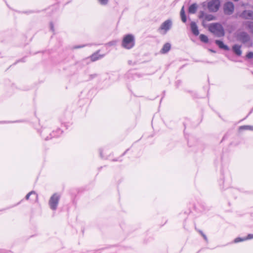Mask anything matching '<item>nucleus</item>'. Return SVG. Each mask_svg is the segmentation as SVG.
Here are the masks:
<instances>
[{
  "instance_id": "12",
  "label": "nucleus",
  "mask_w": 253,
  "mask_h": 253,
  "mask_svg": "<svg viewBox=\"0 0 253 253\" xmlns=\"http://www.w3.org/2000/svg\"><path fill=\"white\" fill-rule=\"evenodd\" d=\"M190 28L192 33L195 36H198L199 34L198 26L195 22L193 21L191 22Z\"/></svg>"
},
{
  "instance_id": "24",
  "label": "nucleus",
  "mask_w": 253,
  "mask_h": 253,
  "mask_svg": "<svg viewBox=\"0 0 253 253\" xmlns=\"http://www.w3.org/2000/svg\"><path fill=\"white\" fill-rule=\"evenodd\" d=\"M49 27H50V30L52 32H54V25H53V23L52 22H50Z\"/></svg>"
},
{
  "instance_id": "1",
  "label": "nucleus",
  "mask_w": 253,
  "mask_h": 253,
  "mask_svg": "<svg viewBox=\"0 0 253 253\" xmlns=\"http://www.w3.org/2000/svg\"><path fill=\"white\" fill-rule=\"evenodd\" d=\"M49 130L46 128H43L42 130L39 131V133L45 140H48L53 137H58L60 136L63 131L60 128H57L53 130L52 133H49V135L46 134L49 132Z\"/></svg>"
},
{
  "instance_id": "4",
  "label": "nucleus",
  "mask_w": 253,
  "mask_h": 253,
  "mask_svg": "<svg viewBox=\"0 0 253 253\" xmlns=\"http://www.w3.org/2000/svg\"><path fill=\"white\" fill-rule=\"evenodd\" d=\"M60 195L58 193L53 194L49 199L48 205L51 210L55 211L58 207Z\"/></svg>"
},
{
  "instance_id": "14",
  "label": "nucleus",
  "mask_w": 253,
  "mask_h": 253,
  "mask_svg": "<svg viewBox=\"0 0 253 253\" xmlns=\"http://www.w3.org/2000/svg\"><path fill=\"white\" fill-rule=\"evenodd\" d=\"M198 5L197 3H194L192 4L188 8V12L191 14H194L196 13Z\"/></svg>"
},
{
  "instance_id": "31",
  "label": "nucleus",
  "mask_w": 253,
  "mask_h": 253,
  "mask_svg": "<svg viewBox=\"0 0 253 253\" xmlns=\"http://www.w3.org/2000/svg\"><path fill=\"white\" fill-rule=\"evenodd\" d=\"M100 154L101 157H102L101 151H100Z\"/></svg>"
},
{
  "instance_id": "22",
  "label": "nucleus",
  "mask_w": 253,
  "mask_h": 253,
  "mask_svg": "<svg viewBox=\"0 0 253 253\" xmlns=\"http://www.w3.org/2000/svg\"><path fill=\"white\" fill-rule=\"evenodd\" d=\"M246 240V239L245 238H237L234 240L235 243H238L239 242L244 241Z\"/></svg>"
},
{
  "instance_id": "9",
  "label": "nucleus",
  "mask_w": 253,
  "mask_h": 253,
  "mask_svg": "<svg viewBox=\"0 0 253 253\" xmlns=\"http://www.w3.org/2000/svg\"><path fill=\"white\" fill-rule=\"evenodd\" d=\"M172 25V22L170 20H167L163 22L161 26L160 27L159 30H164L165 33H166L168 30H169Z\"/></svg>"
},
{
  "instance_id": "20",
  "label": "nucleus",
  "mask_w": 253,
  "mask_h": 253,
  "mask_svg": "<svg viewBox=\"0 0 253 253\" xmlns=\"http://www.w3.org/2000/svg\"><path fill=\"white\" fill-rule=\"evenodd\" d=\"M32 195L35 196L36 199L38 198V194L34 191H32L26 195V196H25V199L26 200H29L30 196Z\"/></svg>"
},
{
  "instance_id": "30",
  "label": "nucleus",
  "mask_w": 253,
  "mask_h": 253,
  "mask_svg": "<svg viewBox=\"0 0 253 253\" xmlns=\"http://www.w3.org/2000/svg\"><path fill=\"white\" fill-rule=\"evenodd\" d=\"M199 232L200 233L202 236H203V234H204L202 231H199Z\"/></svg>"
},
{
  "instance_id": "27",
  "label": "nucleus",
  "mask_w": 253,
  "mask_h": 253,
  "mask_svg": "<svg viewBox=\"0 0 253 253\" xmlns=\"http://www.w3.org/2000/svg\"><path fill=\"white\" fill-rule=\"evenodd\" d=\"M204 239L207 241L208 240V239H207V237H206V236L205 235V234H203V236H202Z\"/></svg>"
},
{
  "instance_id": "18",
  "label": "nucleus",
  "mask_w": 253,
  "mask_h": 253,
  "mask_svg": "<svg viewBox=\"0 0 253 253\" xmlns=\"http://www.w3.org/2000/svg\"><path fill=\"white\" fill-rule=\"evenodd\" d=\"M184 6H183L181 9L180 16H181V20H182V22H183L184 23H185L186 21V16L185 14V11H184Z\"/></svg>"
},
{
  "instance_id": "2",
  "label": "nucleus",
  "mask_w": 253,
  "mask_h": 253,
  "mask_svg": "<svg viewBox=\"0 0 253 253\" xmlns=\"http://www.w3.org/2000/svg\"><path fill=\"white\" fill-rule=\"evenodd\" d=\"M209 30L217 37H223L225 35L223 27L220 24L218 23L210 24L209 27Z\"/></svg>"
},
{
  "instance_id": "3",
  "label": "nucleus",
  "mask_w": 253,
  "mask_h": 253,
  "mask_svg": "<svg viewBox=\"0 0 253 253\" xmlns=\"http://www.w3.org/2000/svg\"><path fill=\"white\" fill-rule=\"evenodd\" d=\"M135 44L134 37L132 35H126L123 40L122 45L126 49H129L132 48Z\"/></svg>"
},
{
  "instance_id": "34",
  "label": "nucleus",
  "mask_w": 253,
  "mask_h": 253,
  "mask_svg": "<svg viewBox=\"0 0 253 253\" xmlns=\"http://www.w3.org/2000/svg\"><path fill=\"white\" fill-rule=\"evenodd\" d=\"M4 122H0V124H2V123H3Z\"/></svg>"
},
{
  "instance_id": "32",
  "label": "nucleus",
  "mask_w": 253,
  "mask_h": 253,
  "mask_svg": "<svg viewBox=\"0 0 253 253\" xmlns=\"http://www.w3.org/2000/svg\"><path fill=\"white\" fill-rule=\"evenodd\" d=\"M205 3H206V2H203V6H205Z\"/></svg>"
},
{
  "instance_id": "17",
  "label": "nucleus",
  "mask_w": 253,
  "mask_h": 253,
  "mask_svg": "<svg viewBox=\"0 0 253 253\" xmlns=\"http://www.w3.org/2000/svg\"><path fill=\"white\" fill-rule=\"evenodd\" d=\"M245 24L247 26V28L250 30L251 33L253 34V22L251 21H246Z\"/></svg>"
},
{
  "instance_id": "8",
  "label": "nucleus",
  "mask_w": 253,
  "mask_h": 253,
  "mask_svg": "<svg viewBox=\"0 0 253 253\" xmlns=\"http://www.w3.org/2000/svg\"><path fill=\"white\" fill-rule=\"evenodd\" d=\"M234 5L233 2L228 1L225 2L223 5V11L225 15H230L234 12Z\"/></svg>"
},
{
  "instance_id": "35",
  "label": "nucleus",
  "mask_w": 253,
  "mask_h": 253,
  "mask_svg": "<svg viewBox=\"0 0 253 253\" xmlns=\"http://www.w3.org/2000/svg\"><path fill=\"white\" fill-rule=\"evenodd\" d=\"M211 52H214V51L212 50H210Z\"/></svg>"
},
{
  "instance_id": "26",
  "label": "nucleus",
  "mask_w": 253,
  "mask_h": 253,
  "mask_svg": "<svg viewBox=\"0 0 253 253\" xmlns=\"http://www.w3.org/2000/svg\"><path fill=\"white\" fill-rule=\"evenodd\" d=\"M245 238L246 239V240L253 239V234H250L248 235V236L247 237H245Z\"/></svg>"
},
{
  "instance_id": "11",
  "label": "nucleus",
  "mask_w": 253,
  "mask_h": 253,
  "mask_svg": "<svg viewBox=\"0 0 253 253\" xmlns=\"http://www.w3.org/2000/svg\"><path fill=\"white\" fill-rule=\"evenodd\" d=\"M100 50H97L96 52L92 54L90 57V59L92 62H94L99 59H101L103 57H104V55L99 54V52Z\"/></svg>"
},
{
  "instance_id": "10",
  "label": "nucleus",
  "mask_w": 253,
  "mask_h": 253,
  "mask_svg": "<svg viewBox=\"0 0 253 253\" xmlns=\"http://www.w3.org/2000/svg\"><path fill=\"white\" fill-rule=\"evenodd\" d=\"M240 16L244 19H250L253 20V11L250 10H244Z\"/></svg>"
},
{
  "instance_id": "16",
  "label": "nucleus",
  "mask_w": 253,
  "mask_h": 253,
  "mask_svg": "<svg viewBox=\"0 0 253 253\" xmlns=\"http://www.w3.org/2000/svg\"><path fill=\"white\" fill-rule=\"evenodd\" d=\"M171 45L169 43H165L161 50L162 53H167L170 49Z\"/></svg>"
},
{
  "instance_id": "21",
  "label": "nucleus",
  "mask_w": 253,
  "mask_h": 253,
  "mask_svg": "<svg viewBox=\"0 0 253 253\" xmlns=\"http://www.w3.org/2000/svg\"><path fill=\"white\" fill-rule=\"evenodd\" d=\"M200 40L205 42V43H207L209 41V39H208V38L207 36L205 35H203V34H201L200 36Z\"/></svg>"
},
{
  "instance_id": "28",
  "label": "nucleus",
  "mask_w": 253,
  "mask_h": 253,
  "mask_svg": "<svg viewBox=\"0 0 253 253\" xmlns=\"http://www.w3.org/2000/svg\"><path fill=\"white\" fill-rule=\"evenodd\" d=\"M84 46V45H82V46H76L75 48H78L83 47Z\"/></svg>"
},
{
  "instance_id": "6",
  "label": "nucleus",
  "mask_w": 253,
  "mask_h": 253,
  "mask_svg": "<svg viewBox=\"0 0 253 253\" xmlns=\"http://www.w3.org/2000/svg\"><path fill=\"white\" fill-rule=\"evenodd\" d=\"M238 41L241 42L243 43H246L250 41V37L249 35L246 32L242 31L238 33L236 35Z\"/></svg>"
},
{
  "instance_id": "5",
  "label": "nucleus",
  "mask_w": 253,
  "mask_h": 253,
  "mask_svg": "<svg viewBox=\"0 0 253 253\" xmlns=\"http://www.w3.org/2000/svg\"><path fill=\"white\" fill-rule=\"evenodd\" d=\"M220 4L219 0H211L207 3V6L210 12H216L219 9Z\"/></svg>"
},
{
  "instance_id": "29",
  "label": "nucleus",
  "mask_w": 253,
  "mask_h": 253,
  "mask_svg": "<svg viewBox=\"0 0 253 253\" xmlns=\"http://www.w3.org/2000/svg\"><path fill=\"white\" fill-rule=\"evenodd\" d=\"M4 251L3 250H0V253H4Z\"/></svg>"
},
{
  "instance_id": "36",
  "label": "nucleus",
  "mask_w": 253,
  "mask_h": 253,
  "mask_svg": "<svg viewBox=\"0 0 253 253\" xmlns=\"http://www.w3.org/2000/svg\"><path fill=\"white\" fill-rule=\"evenodd\" d=\"M239 0H234L235 1H238Z\"/></svg>"
},
{
  "instance_id": "13",
  "label": "nucleus",
  "mask_w": 253,
  "mask_h": 253,
  "mask_svg": "<svg viewBox=\"0 0 253 253\" xmlns=\"http://www.w3.org/2000/svg\"><path fill=\"white\" fill-rule=\"evenodd\" d=\"M241 45L238 44H235L232 46V50L233 52L237 55L241 56L242 54V50L241 49Z\"/></svg>"
},
{
  "instance_id": "15",
  "label": "nucleus",
  "mask_w": 253,
  "mask_h": 253,
  "mask_svg": "<svg viewBox=\"0 0 253 253\" xmlns=\"http://www.w3.org/2000/svg\"><path fill=\"white\" fill-rule=\"evenodd\" d=\"M215 42L220 48L223 49L225 50H229V48L228 46L226 45H225L222 41L219 40H216Z\"/></svg>"
},
{
  "instance_id": "19",
  "label": "nucleus",
  "mask_w": 253,
  "mask_h": 253,
  "mask_svg": "<svg viewBox=\"0 0 253 253\" xmlns=\"http://www.w3.org/2000/svg\"><path fill=\"white\" fill-rule=\"evenodd\" d=\"M239 130H253V126H242L239 127Z\"/></svg>"
},
{
  "instance_id": "7",
  "label": "nucleus",
  "mask_w": 253,
  "mask_h": 253,
  "mask_svg": "<svg viewBox=\"0 0 253 253\" xmlns=\"http://www.w3.org/2000/svg\"><path fill=\"white\" fill-rule=\"evenodd\" d=\"M198 17L203 20V25L205 26L204 23L207 21H212L215 19V17L210 14H206L203 11H201L199 12Z\"/></svg>"
},
{
  "instance_id": "23",
  "label": "nucleus",
  "mask_w": 253,
  "mask_h": 253,
  "mask_svg": "<svg viewBox=\"0 0 253 253\" xmlns=\"http://www.w3.org/2000/svg\"><path fill=\"white\" fill-rule=\"evenodd\" d=\"M101 5H106L107 4L109 0H98Z\"/></svg>"
},
{
  "instance_id": "25",
  "label": "nucleus",
  "mask_w": 253,
  "mask_h": 253,
  "mask_svg": "<svg viewBox=\"0 0 253 253\" xmlns=\"http://www.w3.org/2000/svg\"><path fill=\"white\" fill-rule=\"evenodd\" d=\"M247 57L249 59L252 58L253 57V52H250L247 54Z\"/></svg>"
},
{
  "instance_id": "33",
  "label": "nucleus",
  "mask_w": 253,
  "mask_h": 253,
  "mask_svg": "<svg viewBox=\"0 0 253 253\" xmlns=\"http://www.w3.org/2000/svg\"><path fill=\"white\" fill-rule=\"evenodd\" d=\"M19 61H22V60H18L17 62H19Z\"/></svg>"
}]
</instances>
